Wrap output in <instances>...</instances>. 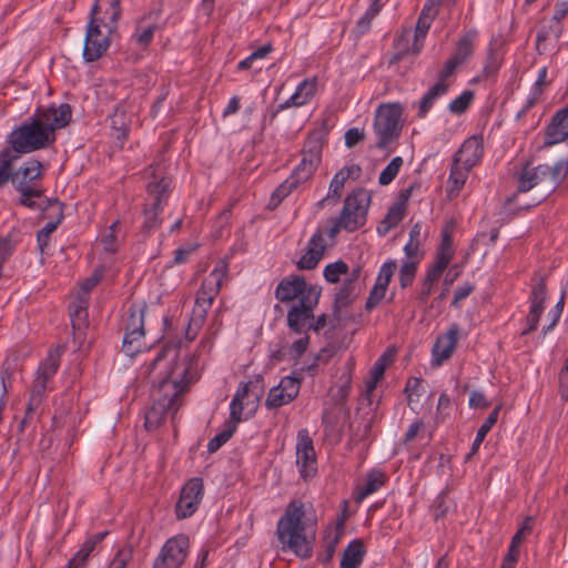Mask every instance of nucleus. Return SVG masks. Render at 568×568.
<instances>
[{
  "instance_id": "1",
  "label": "nucleus",
  "mask_w": 568,
  "mask_h": 568,
  "mask_svg": "<svg viewBox=\"0 0 568 568\" xmlns=\"http://www.w3.org/2000/svg\"><path fill=\"white\" fill-rule=\"evenodd\" d=\"M146 373L152 382L153 404L145 414V426L155 428L166 415L173 417L178 413L185 393L199 378V364L194 355L165 348L152 361Z\"/></svg>"
},
{
  "instance_id": "2",
  "label": "nucleus",
  "mask_w": 568,
  "mask_h": 568,
  "mask_svg": "<svg viewBox=\"0 0 568 568\" xmlns=\"http://www.w3.org/2000/svg\"><path fill=\"white\" fill-rule=\"evenodd\" d=\"M71 119L68 103L37 108L32 116L10 132L7 142L18 155L49 148L55 142V131L69 125Z\"/></svg>"
},
{
  "instance_id": "3",
  "label": "nucleus",
  "mask_w": 568,
  "mask_h": 568,
  "mask_svg": "<svg viewBox=\"0 0 568 568\" xmlns=\"http://www.w3.org/2000/svg\"><path fill=\"white\" fill-rule=\"evenodd\" d=\"M315 534L316 519L312 504L300 499L290 501L276 526L282 549L307 559L313 555Z\"/></svg>"
},
{
  "instance_id": "4",
  "label": "nucleus",
  "mask_w": 568,
  "mask_h": 568,
  "mask_svg": "<svg viewBox=\"0 0 568 568\" xmlns=\"http://www.w3.org/2000/svg\"><path fill=\"white\" fill-rule=\"evenodd\" d=\"M322 290L308 284L301 275H287L275 288V298L282 303L297 301L287 312L288 327L301 333L310 320H314V310L320 302Z\"/></svg>"
},
{
  "instance_id": "5",
  "label": "nucleus",
  "mask_w": 568,
  "mask_h": 568,
  "mask_svg": "<svg viewBox=\"0 0 568 568\" xmlns=\"http://www.w3.org/2000/svg\"><path fill=\"white\" fill-rule=\"evenodd\" d=\"M227 275L229 263L225 260H220L210 274L203 280L201 288L196 294L191 321L186 328L187 339L192 341L195 338Z\"/></svg>"
},
{
  "instance_id": "6",
  "label": "nucleus",
  "mask_w": 568,
  "mask_h": 568,
  "mask_svg": "<svg viewBox=\"0 0 568 568\" xmlns=\"http://www.w3.org/2000/svg\"><path fill=\"white\" fill-rule=\"evenodd\" d=\"M371 197L364 189H357L349 193L343 204L338 217L332 219L331 226L325 230V234L334 240L341 230L354 232L366 223L367 211Z\"/></svg>"
},
{
  "instance_id": "7",
  "label": "nucleus",
  "mask_w": 568,
  "mask_h": 568,
  "mask_svg": "<svg viewBox=\"0 0 568 568\" xmlns=\"http://www.w3.org/2000/svg\"><path fill=\"white\" fill-rule=\"evenodd\" d=\"M454 255L455 247L453 245V239L447 232H444L442 234L440 243L436 248L434 258L425 270L419 293L422 301H426L430 296L435 284L448 267L449 263L454 258Z\"/></svg>"
},
{
  "instance_id": "8",
  "label": "nucleus",
  "mask_w": 568,
  "mask_h": 568,
  "mask_svg": "<svg viewBox=\"0 0 568 568\" xmlns=\"http://www.w3.org/2000/svg\"><path fill=\"white\" fill-rule=\"evenodd\" d=\"M402 114L403 106L397 102L383 103L377 108L374 131L377 136L376 144L379 149L386 148L399 135Z\"/></svg>"
},
{
  "instance_id": "9",
  "label": "nucleus",
  "mask_w": 568,
  "mask_h": 568,
  "mask_svg": "<svg viewBox=\"0 0 568 568\" xmlns=\"http://www.w3.org/2000/svg\"><path fill=\"white\" fill-rule=\"evenodd\" d=\"M144 305L129 307V317L125 323V333L122 342V351L128 356H134L142 351L144 338Z\"/></svg>"
},
{
  "instance_id": "10",
  "label": "nucleus",
  "mask_w": 568,
  "mask_h": 568,
  "mask_svg": "<svg viewBox=\"0 0 568 568\" xmlns=\"http://www.w3.org/2000/svg\"><path fill=\"white\" fill-rule=\"evenodd\" d=\"M190 550V539L184 534L169 538L156 556L153 568H181Z\"/></svg>"
},
{
  "instance_id": "11",
  "label": "nucleus",
  "mask_w": 568,
  "mask_h": 568,
  "mask_svg": "<svg viewBox=\"0 0 568 568\" xmlns=\"http://www.w3.org/2000/svg\"><path fill=\"white\" fill-rule=\"evenodd\" d=\"M204 496V484L200 477L190 478L181 488L180 497L175 505L178 519H186L199 509Z\"/></svg>"
},
{
  "instance_id": "12",
  "label": "nucleus",
  "mask_w": 568,
  "mask_h": 568,
  "mask_svg": "<svg viewBox=\"0 0 568 568\" xmlns=\"http://www.w3.org/2000/svg\"><path fill=\"white\" fill-rule=\"evenodd\" d=\"M113 32L103 29L100 23H97V20L89 21L83 48V59L85 62H94L105 53Z\"/></svg>"
},
{
  "instance_id": "13",
  "label": "nucleus",
  "mask_w": 568,
  "mask_h": 568,
  "mask_svg": "<svg viewBox=\"0 0 568 568\" xmlns=\"http://www.w3.org/2000/svg\"><path fill=\"white\" fill-rule=\"evenodd\" d=\"M295 450L300 476L304 480L313 478L317 473V460L313 440L307 429L298 430Z\"/></svg>"
},
{
  "instance_id": "14",
  "label": "nucleus",
  "mask_w": 568,
  "mask_h": 568,
  "mask_svg": "<svg viewBox=\"0 0 568 568\" xmlns=\"http://www.w3.org/2000/svg\"><path fill=\"white\" fill-rule=\"evenodd\" d=\"M171 181L168 178L154 179L146 185L149 199L152 201L151 207L144 211L146 229H153L159 224L158 216L163 210L170 193Z\"/></svg>"
},
{
  "instance_id": "15",
  "label": "nucleus",
  "mask_w": 568,
  "mask_h": 568,
  "mask_svg": "<svg viewBox=\"0 0 568 568\" xmlns=\"http://www.w3.org/2000/svg\"><path fill=\"white\" fill-rule=\"evenodd\" d=\"M252 382L241 383L230 403V417L226 420L237 428V425L248 419L256 410L258 395H255L254 400H248V393Z\"/></svg>"
},
{
  "instance_id": "16",
  "label": "nucleus",
  "mask_w": 568,
  "mask_h": 568,
  "mask_svg": "<svg viewBox=\"0 0 568 568\" xmlns=\"http://www.w3.org/2000/svg\"><path fill=\"white\" fill-rule=\"evenodd\" d=\"M301 389V381L294 376H284L278 384L272 387L267 394L265 406L276 409L294 400Z\"/></svg>"
},
{
  "instance_id": "17",
  "label": "nucleus",
  "mask_w": 568,
  "mask_h": 568,
  "mask_svg": "<svg viewBox=\"0 0 568 568\" xmlns=\"http://www.w3.org/2000/svg\"><path fill=\"white\" fill-rule=\"evenodd\" d=\"M61 352L57 348L50 351L47 357L40 362L36 372L31 390L45 396L49 389V383L54 377L60 366Z\"/></svg>"
},
{
  "instance_id": "18",
  "label": "nucleus",
  "mask_w": 568,
  "mask_h": 568,
  "mask_svg": "<svg viewBox=\"0 0 568 568\" xmlns=\"http://www.w3.org/2000/svg\"><path fill=\"white\" fill-rule=\"evenodd\" d=\"M120 17V0H95L90 11V20H97V23L109 31L116 30Z\"/></svg>"
},
{
  "instance_id": "19",
  "label": "nucleus",
  "mask_w": 568,
  "mask_h": 568,
  "mask_svg": "<svg viewBox=\"0 0 568 568\" xmlns=\"http://www.w3.org/2000/svg\"><path fill=\"white\" fill-rule=\"evenodd\" d=\"M458 335L459 327L455 323L444 334L438 335L432 348L433 366H442L452 357L457 346Z\"/></svg>"
},
{
  "instance_id": "20",
  "label": "nucleus",
  "mask_w": 568,
  "mask_h": 568,
  "mask_svg": "<svg viewBox=\"0 0 568 568\" xmlns=\"http://www.w3.org/2000/svg\"><path fill=\"white\" fill-rule=\"evenodd\" d=\"M43 174V165L37 159L27 160L13 174L12 184L16 190H27L32 193L29 187H41L39 181Z\"/></svg>"
},
{
  "instance_id": "21",
  "label": "nucleus",
  "mask_w": 568,
  "mask_h": 568,
  "mask_svg": "<svg viewBox=\"0 0 568 568\" xmlns=\"http://www.w3.org/2000/svg\"><path fill=\"white\" fill-rule=\"evenodd\" d=\"M546 297V283L542 278H540L531 288L529 296V313L526 317V326L523 329L521 335H526L537 328L540 316L544 312V303Z\"/></svg>"
},
{
  "instance_id": "22",
  "label": "nucleus",
  "mask_w": 568,
  "mask_h": 568,
  "mask_svg": "<svg viewBox=\"0 0 568 568\" xmlns=\"http://www.w3.org/2000/svg\"><path fill=\"white\" fill-rule=\"evenodd\" d=\"M327 243L324 239V232L317 229L310 237L306 250L296 265L300 270H313L317 266L326 251Z\"/></svg>"
},
{
  "instance_id": "23",
  "label": "nucleus",
  "mask_w": 568,
  "mask_h": 568,
  "mask_svg": "<svg viewBox=\"0 0 568 568\" xmlns=\"http://www.w3.org/2000/svg\"><path fill=\"white\" fill-rule=\"evenodd\" d=\"M568 138V104L554 113L545 129V146L564 142Z\"/></svg>"
},
{
  "instance_id": "24",
  "label": "nucleus",
  "mask_w": 568,
  "mask_h": 568,
  "mask_svg": "<svg viewBox=\"0 0 568 568\" xmlns=\"http://www.w3.org/2000/svg\"><path fill=\"white\" fill-rule=\"evenodd\" d=\"M483 154L484 145L481 136L473 135L464 141L458 152L455 154L453 162L471 170L480 162Z\"/></svg>"
},
{
  "instance_id": "25",
  "label": "nucleus",
  "mask_w": 568,
  "mask_h": 568,
  "mask_svg": "<svg viewBox=\"0 0 568 568\" xmlns=\"http://www.w3.org/2000/svg\"><path fill=\"white\" fill-rule=\"evenodd\" d=\"M317 84L318 80L316 77L304 79L297 84L294 93L283 103L278 104L277 112L307 104L314 98Z\"/></svg>"
},
{
  "instance_id": "26",
  "label": "nucleus",
  "mask_w": 568,
  "mask_h": 568,
  "mask_svg": "<svg viewBox=\"0 0 568 568\" xmlns=\"http://www.w3.org/2000/svg\"><path fill=\"white\" fill-rule=\"evenodd\" d=\"M361 174V168L356 164L343 166L338 172L333 176L327 195L325 199L318 202L320 205L323 204L324 201L331 200L334 203H337L342 196V192L344 190L345 183L348 179H357Z\"/></svg>"
},
{
  "instance_id": "27",
  "label": "nucleus",
  "mask_w": 568,
  "mask_h": 568,
  "mask_svg": "<svg viewBox=\"0 0 568 568\" xmlns=\"http://www.w3.org/2000/svg\"><path fill=\"white\" fill-rule=\"evenodd\" d=\"M548 164L526 165L518 175V192L526 193L538 184L548 181Z\"/></svg>"
},
{
  "instance_id": "28",
  "label": "nucleus",
  "mask_w": 568,
  "mask_h": 568,
  "mask_svg": "<svg viewBox=\"0 0 568 568\" xmlns=\"http://www.w3.org/2000/svg\"><path fill=\"white\" fill-rule=\"evenodd\" d=\"M470 169L463 166L458 163L453 162L449 171V176L447 180V196L449 199H455L460 194L467 179Z\"/></svg>"
},
{
  "instance_id": "29",
  "label": "nucleus",
  "mask_w": 568,
  "mask_h": 568,
  "mask_svg": "<svg viewBox=\"0 0 568 568\" xmlns=\"http://www.w3.org/2000/svg\"><path fill=\"white\" fill-rule=\"evenodd\" d=\"M478 39L476 30L465 32L457 41L456 49L452 55L459 63H465L473 55Z\"/></svg>"
},
{
  "instance_id": "30",
  "label": "nucleus",
  "mask_w": 568,
  "mask_h": 568,
  "mask_svg": "<svg viewBox=\"0 0 568 568\" xmlns=\"http://www.w3.org/2000/svg\"><path fill=\"white\" fill-rule=\"evenodd\" d=\"M365 556V548L359 539L352 540L344 549L339 568H359Z\"/></svg>"
},
{
  "instance_id": "31",
  "label": "nucleus",
  "mask_w": 568,
  "mask_h": 568,
  "mask_svg": "<svg viewBox=\"0 0 568 568\" xmlns=\"http://www.w3.org/2000/svg\"><path fill=\"white\" fill-rule=\"evenodd\" d=\"M439 0H428L427 3L423 7L420 16L417 20L416 30H415V41L417 42L419 38H425L427 34L433 20L437 14V2Z\"/></svg>"
},
{
  "instance_id": "32",
  "label": "nucleus",
  "mask_w": 568,
  "mask_h": 568,
  "mask_svg": "<svg viewBox=\"0 0 568 568\" xmlns=\"http://www.w3.org/2000/svg\"><path fill=\"white\" fill-rule=\"evenodd\" d=\"M272 51L273 45L271 43L263 44L262 47L254 50L248 57L241 60L237 63V70L252 69L255 74L260 73L263 69V65L260 62L265 60Z\"/></svg>"
},
{
  "instance_id": "33",
  "label": "nucleus",
  "mask_w": 568,
  "mask_h": 568,
  "mask_svg": "<svg viewBox=\"0 0 568 568\" xmlns=\"http://www.w3.org/2000/svg\"><path fill=\"white\" fill-rule=\"evenodd\" d=\"M447 91V87H444L442 82H435L419 100L417 115L419 118H425L432 110L435 102L440 97L445 95Z\"/></svg>"
},
{
  "instance_id": "34",
  "label": "nucleus",
  "mask_w": 568,
  "mask_h": 568,
  "mask_svg": "<svg viewBox=\"0 0 568 568\" xmlns=\"http://www.w3.org/2000/svg\"><path fill=\"white\" fill-rule=\"evenodd\" d=\"M385 474L381 470H372L367 474L365 483L356 493V503H362L366 497L376 493L385 484Z\"/></svg>"
},
{
  "instance_id": "35",
  "label": "nucleus",
  "mask_w": 568,
  "mask_h": 568,
  "mask_svg": "<svg viewBox=\"0 0 568 568\" xmlns=\"http://www.w3.org/2000/svg\"><path fill=\"white\" fill-rule=\"evenodd\" d=\"M359 275V270H354L337 290L335 294V304L338 307L348 305L352 298L356 295V282Z\"/></svg>"
},
{
  "instance_id": "36",
  "label": "nucleus",
  "mask_w": 568,
  "mask_h": 568,
  "mask_svg": "<svg viewBox=\"0 0 568 568\" xmlns=\"http://www.w3.org/2000/svg\"><path fill=\"white\" fill-rule=\"evenodd\" d=\"M320 158L317 154L304 155L298 165L293 170L292 176L300 183L308 181L317 169Z\"/></svg>"
},
{
  "instance_id": "37",
  "label": "nucleus",
  "mask_w": 568,
  "mask_h": 568,
  "mask_svg": "<svg viewBox=\"0 0 568 568\" xmlns=\"http://www.w3.org/2000/svg\"><path fill=\"white\" fill-rule=\"evenodd\" d=\"M156 28V23L149 22L146 19L140 20L131 36V42L141 48H146L151 43Z\"/></svg>"
},
{
  "instance_id": "38",
  "label": "nucleus",
  "mask_w": 568,
  "mask_h": 568,
  "mask_svg": "<svg viewBox=\"0 0 568 568\" xmlns=\"http://www.w3.org/2000/svg\"><path fill=\"white\" fill-rule=\"evenodd\" d=\"M11 148L3 149L0 152V186H3L9 181L12 182V163L19 158Z\"/></svg>"
},
{
  "instance_id": "39",
  "label": "nucleus",
  "mask_w": 568,
  "mask_h": 568,
  "mask_svg": "<svg viewBox=\"0 0 568 568\" xmlns=\"http://www.w3.org/2000/svg\"><path fill=\"white\" fill-rule=\"evenodd\" d=\"M499 410H500V405L497 406L488 415V417L485 419V422L478 428V430L476 433V437H475V439L473 442V445H471V449H470L469 456H471V455H474V454H476L478 452V449H479L481 443L484 442L485 437L487 436L489 430L494 427V425L497 423L498 416H499Z\"/></svg>"
},
{
  "instance_id": "40",
  "label": "nucleus",
  "mask_w": 568,
  "mask_h": 568,
  "mask_svg": "<svg viewBox=\"0 0 568 568\" xmlns=\"http://www.w3.org/2000/svg\"><path fill=\"white\" fill-rule=\"evenodd\" d=\"M111 129L116 140L123 142L126 138L129 125L126 122V113L122 105L114 109L113 114L110 116Z\"/></svg>"
},
{
  "instance_id": "41",
  "label": "nucleus",
  "mask_w": 568,
  "mask_h": 568,
  "mask_svg": "<svg viewBox=\"0 0 568 568\" xmlns=\"http://www.w3.org/2000/svg\"><path fill=\"white\" fill-rule=\"evenodd\" d=\"M404 217L403 204H394L389 207L386 216L382 223L377 226L379 235H385L390 229L395 227Z\"/></svg>"
},
{
  "instance_id": "42",
  "label": "nucleus",
  "mask_w": 568,
  "mask_h": 568,
  "mask_svg": "<svg viewBox=\"0 0 568 568\" xmlns=\"http://www.w3.org/2000/svg\"><path fill=\"white\" fill-rule=\"evenodd\" d=\"M88 298L79 296L69 305L70 318L73 328H80L87 318Z\"/></svg>"
},
{
  "instance_id": "43",
  "label": "nucleus",
  "mask_w": 568,
  "mask_h": 568,
  "mask_svg": "<svg viewBox=\"0 0 568 568\" xmlns=\"http://www.w3.org/2000/svg\"><path fill=\"white\" fill-rule=\"evenodd\" d=\"M568 175V159H559L554 165H548L547 179L555 190Z\"/></svg>"
},
{
  "instance_id": "44",
  "label": "nucleus",
  "mask_w": 568,
  "mask_h": 568,
  "mask_svg": "<svg viewBox=\"0 0 568 568\" xmlns=\"http://www.w3.org/2000/svg\"><path fill=\"white\" fill-rule=\"evenodd\" d=\"M236 427L225 422L224 427L221 432H219L213 438H211L207 443V450L210 453H215L219 450L224 444L229 442V439L235 433Z\"/></svg>"
},
{
  "instance_id": "45",
  "label": "nucleus",
  "mask_w": 568,
  "mask_h": 568,
  "mask_svg": "<svg viewBox=\"0 0 568 568\" xmlns=\"http://www.w3.org/2000/svg\"><path fill=\"white\" fill-rule=\"evenodd\" d=\"M300 185L301 184L292 175H290L272 193L271 202L274 204H278L286 196H288L295 189H297Z\"/></svg>"
},
{
  "instance_id": "46",
  "label": "nucleus",
  "mask_w": 568,
  "mask_h": 568,
  "mask_svg": "<svg viewBox=\"0 0 568 568\" xmlns=\"http://www.w3.org/2000/svg\"><path fill=\"white\" fill-rule=\"evenodd\" d=\"M418 265L419 263L417 262L403 260L398 274L399 285L402 288L412 285L416 276Z\"/></svg>"
},
{
  "instance_id": "47",
  "label": "nucleus",
  "mask_w": 568,
  "mask_h": 568,
  "mask_svg": "<svg viewBox=\"0 0 568 568\" xmlns=\"http://www.w3.org/2000/svg\"><path fill=\"white\" fill-rule=\"evenodd\" d=\"M382 7V0L372 1L364 14L357 21V28L362 33L371 28L373 19L379 13Z\"/></svg>"
},
{
  "instance_id": "48",
  "label": "nucleus",
  "mask_w": 568,
  "mask_h": 568,
  "mask_svg": "<svg viewBox=\"0 0 568 568\" xmlns=\"http://www.w3.org/2000/svg\"><path fill=\"white\" fill-rule=\"evenodd\" d=\"M348 265L343 261H336L324 267L323 276L328 283H337L342 275H346Z\"/></svg>"
},
{
  "instance_id": "49",
  "label": "nucleus",
  "mask_w": 568,
  "mask_h": 568,
  "mask_svg": "<svg viewBox=\"0 0 568 568\" xmlns=\"http://www.w3.org/2000/svg\"><path fill=\"white\" fill-rule=\"evenodd\" d=\"M402 156H395L392 161L386 165V168L381 172L378 178V183L381 185H388L398 174L402 165H403Z\"/></svg>"
},
{
  "instance_id": "50",
  "label": "nucleus",
  "mask_w": 568,
  "mask_h": 568,
  "mask_svg": "<svg viewBox=\"0 0 568 568\" xmlns=\"http://www.w3.org/2000/svg\"><path fill=\"white\" fill-rule=\"evenodd\" d=\"M534 526H535V518L532 516H527L519 525V528L517 529L516 534L513 536L510 544H514V545L520 547L523 545V542L531 535Z\"/></svg>"
},
{
  "instance_id": "51",
  "label": "nucleus",
  "mask_w": 568,
  "mask_h": 568,
  "mask_svg": "<svg viewBox=\"0 0 568 568\" xmlns=\"http://www.w3.org/2000/svg\"><path fill=\"white\" fill-rule=\"evenodd\" d=\"M500 61L497 58L496 53L493 49H489V52L487 54L486 61L484 63V67L481 69V77H486L488 80L495 79L499 69H500Z\"/></svg>"
},
{
  "instance_id": "52",
  "label": "nucleus",
  "mask_w": 568,
  "mask_h": 568,
  "mask_svg": "<svg viewBox=\"0 0 568 568\" xmlns=\"http://www.w3.org/2000/svg\"><path fill=\"white\" fill-rule=\"evenodd\" d=\"M119 227V222H113L108 232L101 237V244L103 250L108 253H115L118 250V240H116V231Z\"/></svg>"
},
{
  "instance_id": "53",
  "label": "nucleus",
  "mask_w": 568,
  "mask_h": 568,
  "mask_svg": "<svg viewBox=\"0 0 568 568\" xmlns=\"http://www.w3.org/2000/svg\"><path fill=\"white\" fill-rule=\"evenodd\" d=\"M474 98L471 91H464L460 95L450 101L448 109L452 113L460 114L466 111Z\"/></svg>"
},
{
  "instance_id": "54",
  "label": "nucleus",
  "mask_w": 568,
  "mask_h": 568,
  "mask_svg": "<svg viewBox=\"0 0 568 568\" xmlns=\"http://www.w3.org/2000/svg\"><path fill=\"white\" fill-rule=\"evenodd\" d=\"M422 241H413L408 240L407 243L404 245V254L406 261H413L420 263L424 256V253L420 248Z\"/></svg>"
},
{
  "instance_id": "55",
  "label": "nucleus",
  "mask_w": 568,
  "mask_h": 568,
  "mask_svg": "<svg viewBox=\"0 0 568 568\" xmlns=\"http://www.w3.org/2000/svg\"><path fill=\"white\" fill-rule=\"evenodd\" d=\"M396 268H397V263L395 260H389V261L384 262L379 268L378 274H377L376 282L388 286Z\"/></svg>"
},
{
  "instance_id": "56",
  "label": "nucleus",
  "mask_w": 568,
  "mask_h": 568,
  "mask_svg": "<svg viewBox=\"0 0 568 568\" xmlns=\"http://www.w3.org/2000/svg\"><path fill=\"white\" fill-rule=\"evenodd\" d=\"M32 191L29 192L27 190H17L20 193V203L27 207L34 209L37 203L34 199L41 197L43 194V190L41 187H29Z\"/></svg>"
},
{
  "instance_id": "57",
  "label": "nucleus",
  "mask_w": 568,
  "mask_h": 568,
  "mask_svg": "<svg viewBox=\"0 0 568 568\" xmlns=\"http://www.w3.org/2000/svg\"><path fill=\"white\" fill-rule=\"evenodd\" d=\"M308 343H310V337L307 334H304L302 336H300L297 339H295L290 348H288V355L291 358H298L300 356H302L307 347H308Z\"/></svg>"
},
{
  "instance_id": "58",
  "label": "nucleus",
  "mask_w": 568,
  "mask_h": 568,
  "mask_svg": "<svg viewBox=\"0 0 568 568\" xmlns=\"http://www.w3.org/2000/svg\"><path fill=\"white\" fill-rule=\"evenodd\" d=\"M103 276V272L101 270H95L91 276H89L88 278H85L82 283H81V286H80V292H79V296H82V297H87L88 298V295L90 293V291L97 286V284L101 281Z\"/></svg>"
},
{
  "instance_id": "59",
  "label": "nucleus",
  "mask_w": 568,
  "mask_h": 568,
  "mask_svg": "<svg viewBox=\"0 0 568 568\" xmlns=\"http://www.w3.org/2000/svg\"><path fill=\"white\" fill-rule=\"evenodd\" d=\"M462 65L457 60L450 57L444 64V68L438 73L436 82H442L444 87L448 88L447 79L454 74L456 69Z\"/></svg>"
},
{
  "instance_id": "60",
  "label": "nucleus",
  "mask_w": 568,
  "mask_h": 568,
  "mask_svg": "<svg viewBox=\"0 0 568 568\" xmlns=\"http://www.w3.org/2000/svg\"><path fill=\"white\" fill-rule=\"evenodd\" d=\"M386 285L375 282L374 287L371 291V294L366 302V308L371 310L375 307L385 296L387 291Z\"/></svg>"
},
{
  "instance_id": "61",
  "label": "nucleus",
  "mask_w": 568,
  "mask_h": 568,
  "mask_svg": "<svg viewBox=\"0 0 568 568\" xmlns=\"http://www.w3.org/2000/svg\"><path fill=\"white\" fill-rule=\"evenodd\" d=\"M387 365V358L385 355L381 356L374 364L372 369V381L367 384L368 390L375 388V385L379 378H382Z\"/></svg>"
},
{
  "instance_id": "62",
  "label": "nucleus",
  "mask_w": 568,
  "mask_h": 568,
  "mask_svg": "<svg viewBox=\"0 0 568 568\" xmlns=\"http://www.w3.org/2000/svg\"><path fill=\"white\" fill-rule=\"evenodd\" d=\"M132 551L129 548H121L116 551L114 558L108 566V568H125L128 562L131 560Z\"/></svg>"
},
{
  "instance_id": "63",
  "label": "nucleus",
  "mask_w": 568,
  "mask_h": 568,
  "mask_svg": "<svg viewBox=\"0 0 568 568\" xmlns=\"http://www.w3.org/2000/svg\"><path fill=\"white\" fill-rule=\"evenodd\" d=\"M520 556V547L514 544L509 545L508 552L503 559L501 568H515Z\"/></svg>"
},
{
  "instance_id": "64",
  "label": "nucleus",
  "mask_w": 568,
  "mask_h": 568,
  "mask_svg": "<svg viewBox=\"0 0 568 568\" xmlns=\"http://www.w3.org/2000/svg\"><path fill=\"white\" fill-rule=\"evenodd\" d=\"M344 139L345 145L347 148H353L364 139V132L358 128H351L345 132Z\"/></svg>"
}]
</instances>
